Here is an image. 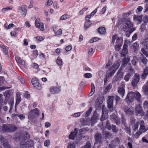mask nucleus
Segmentation results:
<instances>
[{"mask_svg":"<svg viewBox=\"0 0 148 148\" xmlns=\"http://www.w3.org/2000/svg\"><path fill=\"white\" fill-rule=\"evenodd\" d=\"M141 97V95L139 92L135 93V99L137 101H139L140 100Z\"/></svg>","mask_w":148,"mask_h":148,"instance_id":"obj_31","label":"nucleus"},{"mask_svg":"<svg viewBox=\"0 0 148 148\" xmlns=\"http://www.w3.org/2000/svg\"><path fill=\"white\" fill-rule=\"evenodd\" d=\"M130 60V58H124L123 60L122 66H125V65L127 64L129 61Z\"/></svg>","mask_w":148,"mask_h":148,"instance_id":"obj_30","label":"nucleus"},{"mask_svg":"<svg viewBox=\"0 0 148 148\" xmlns=\"http://www.w3.org/2000/svg\"><path fill=\"white\" fill-rule=\"evenodd\" d=\"M132 24L129 21L127 20L125 23L123 27V30L126 32V36L129 37L130 34L135 30V29L134 28L132 29V30L130 29V28L132 27Z\"/></svg>","mask_w":148,"mask_h":148,"instance_id":"obj_2","label":"nucleus"},{"mask_svg":"<svg viewBox=\"0 0 148 148\" xmlns=\"http://www.w3.org/2000/svg\"><path fill=\"white\" fill-rule=\"evenodd\" d=\"M120 65L119 63L116 62L114 63L112 66L106 73L107 77H109L114 73L116 71Z\"/></svg>","mask_w":148,"mask_h":148,"instance_id":"obj_4","label":"nucleus"},{"mask_svg":"<svg viewBox=\"0 0 148 148\" xmlns=\"http://www.w3.org/2000/svg\"><path fill=\"white\" fill-rule=\"evenodd\" d=\"M62 60L59 57H58L56 60V62L59 65H61L62 63Z\"/></svg>","mask_w":148,"mask_h":148,"instance_id":"obj_54","label":"nucleus"},{"mask_svg":"<svg viewBox=\"0 0 148 148\" xmlns=\"http://www.w3.org/2000/svg\"><path fill=\"white\" fill-rule=\"evenodd\" d=\"M141 32H143L144 30L146 29V25L145 24H142L140 27Z\"/></svg>","mask_w":148,"mask_h":148,"instance_id":"obj_52","label":"nucleus"},{"mask_svg":"<svg viewBox=\"0 0 148 148\" xmlns=\"http://www.w3.org/2000/svg\"><path fill=\"white\" fill-rule=\"evenodd\" d=\"M88 121L84 118H82L80 119V123L83 125H87L88 124Z\"/></svg>","mask_w":148,"mask_h":148,"instance_id":"obj_27","label":"nucleus"},{"mask_svg":"<svg viewBox=\"0 0 148 148\" xmlns=\"http://www.w3.org/2000/svg\"><path fill=\"white\" fill-rule=\"evenodd\" d=\"M50 142L49 140H47L45 141L44 143V145L46 147H48L50 145Z\"/></svg>","mask_w":148,"mask_h":148,"instance_id":"obj_57","label":"nucleus"},{"mask_svg":"<svg viewBox=\"0 0 148 148\" xmlns=\"http://www.w3.org/2000/svg\"><path fill=\"white\" fill-rule=\"evenodd\" d=\"M31 82L32 83H38L39 82L37 78H35L32 79Z\"/></svg>","mask_w":148,"mask_h":148,"instance_id":"obj_55","label":"nucleus"},{"mask_svg":"<svg viewBox=\"0 0 148 148\" xmlns=\"http://www.w3.org/2000/svg\"><path fill=\"white\" fill-rule=\"evenodd\" d=\"M27 6L25 5H22L19 7V12L21 14V15L25 16L27 13Z\"/></svg>","mask_w":148,"mask_h":148,"instance_id":"obj_14","label":"nucleus"},{"mask_svg":"<svg viewBox=\"0 0 148 148\" xmlns=\"http://www.w3.org/2000/svg\"><path fill=\"white\" fill-rule=\"evenodd\" d=\"M116 39V45H115V48L117 51H119L122 44V40L120 37H117V36L114 35L113 36L112 43L114 44L115 41Z\"/></svg>","mask_w":148,"mask_h":148,"instance_id":"obj_3","label":"nucleus"},{"mask_svg":"<svg viewBox=\"0 0 148 148\" xmlns=\"http://www.w3.org/2000/svg\"><path fill=\"white\" fill-rule=\"evenodd\" d=\"M88 128L87 127L82 128L79 130V133L80 135H81L82 134V132L84 131H88Z\"/></svg>","mask_w":148,"mask_h":148,"instance_id":"obj_45","label":"nucleus"},{"mask_svg":"<svg viewBox=\"0 0 148 148\" xmlns=\"http://www.w3.org/2000/svg\"><path fill=\"white\" fill-rule=\"evenodd\" d=\"M139 79V75L138 74H136L134 76L132 83H137L138 82Z\"/></svg>","mask_w":148,"mask_h":148,"instance_id":"obj_21","label":"nucleus"},{"mask_svg":"<svg viewBox=\"0 0 148 148\" xmlns=\"http://www.w3.org/2000/svg\"><path fill=\"white\" fill-rule=\"evenodd\" d=\"M12 9V7H8L7 8H3L1 10V12L4 13L5 11H8V10H11Z\"/></svg>","mask_w":148,"mask_h":148,"instance_id":"obj_44","label":"nucleus"},{"mask_svg":"<svg viewBox=\"0 0 148 148\" xmlns=\"http://www.w3.org/2000/svg\"><path fill=\"white\" fill-rule=\"evenodd\" d=\"M144 91V93L148 97V84L145 85L143 87Z\"/></svg>","mask_w":148,"mask_h":148,"instance_id":"obj_29","label":"nucleus"},{"mask_svg":"<svg viewBox=\"0 0 148 148\" xmlns=\"http://www.w3.org/2000/svg\"><path fill=\"white\" fill-rule=\"evenodd\" d=\"M103 134L105 136V137L108 138H109L111 136L110 133L107 131L105 132Z\"/></svg>","mask_w":148,"mask_h":148,"instance_id":"obj_47","label":"nucleus"},{"mask_svg":"<svg viewBox=\"0 0 148 148\" xmlns=\"http://www.w3.org/2000/svg\"><path fill=\"white\" fill-rule=\"evenodd\" d=\"M33 86L38 90H40L42 88L41 84H32Z\"/></svg>","mask_w":148,"mask_h":148,"instance_id":"obj_37","label":"nucleus"},{"mask_svg":"<svg viewBox=\"0 0 148 148\" xmlns=\"http://www.w3.org/2000/svg\"><path fill=\"white\" fill-rule=\"evenodd\" d=\"M141 60L142 62L145 64H146L147 62V60L145 57L143 58Z\"/></svg>","mask_w":148,"mask_h":148,"instance_id":"obj_59","label":"nucleus"},{"mask_svg":"<svg viewBox=\"0 0 148 148\" xmlns=\"http://www.w3.org/2000/svg\"><path fill=\"white\" fill-rule=\"evenodd\" d=\"M121 122L122 123L123 125H125L126 123V119L123 116H122L121 117Z\"/></svg>","mask_w":148,"mask_h":148,"instance_id":"obj_58","label":"nucleus"},{"mask_svg":"<svg viewBox=\"0 0 148 148\" xmlns=\"http://www.w3.org/2000/svg\"><path fill=\"white\" fill-rule=\"evenodd\" d=\"M147 42H148L144 40L140 42V45L144 47L141 49V52L146 57L148 56V52L145 50V49H146L148 50V43H147Z\"/></svg>","mask_w":148,"mask_h":148,"instance_id":"obj_7","label":"nucleus"},{"mask_svg":"<svg viewBox=\"0 0 148 148\" xmlns=\"http://www.w3.org/2000/svg\"><path fill=\"white\" fill-rule=\"evenodd\" d=\"M69 15L67 14H64L61 16L60 18V20H65L69 17Z\"/></svg>","mask_w":148,"mask_h":148,"instance_id":"obj_36","label":"nucleus"},{"mask_svg":"<svg viewBox=\"0 0 148 148\" xmlns=\"http://www.w3.org/2000/svg\"><path fill=\"white\" fill-rule=\"evenodd\" d=\"M136 120L135 118L133 117H131L130 120V124L131 125H133L135 122Z\"/></svg>","mask_w":148,"mask_h":148,"instance_id":"obj_46","label":"nucleus"},{"mask_svg":"<svg viewBox=\"0 0 148 148\" xmlns=\"http://www.w3.org/2000/svg\"><path fill=\"white\" fill-rule=\"evenodd\" d=\"M18 129V127L14 124H3L0 126V131L3 132H13Z\"/></svg>","mask_w":148,"mask_h":148,"instance_id":"obj_1","label":"nucleus"},{"mask_svg":"<svg viewBox=\"0 0 148 148\" xmlns=\"http://www.w3.org/2000/svg\"><path fill=\"white\" fill-rule=\"evenodd\" d=\"M127 44H124L123 45V49L121 53V57H123L127 53Z\"/></svg>","mask_w":148,"mask_h":148,"instance_id":"obj_18","label":"nucleus"},{"mask_svg":"<svg viewBox=\"0 0 148 148\" xmlns=\"http://www.w3.org/2000/svg\"><path fill=\"white\" fill-rule=\"evenodd\" d=\"M122 70V68L121 67L117 73V75L114 77L113 80L114 81H118L121 78L123 77V72H121Z\"/></svg>","mask_w":148,"mask_h":148,"instance_id":"obj_15","label":"nucleus"},{"mask_svg":"<svg viewBox=\"0 0 148 148\" xmlns=\"http://www.w3.org/2000/svg\"><path fill=\"white\" fill-rule=\"evenodd\" d=\"M34 3V0H29L28 8H31L33 7V5Z\"/></svg>","mask_w":148,"mask_h":148,"instance_id":"obj_42","label":"nucleus"},{"mask_svg":"<svg viewBox=\"0 0 148 148\" xmlns=\"http://www.w3.org/2000/svg\"><path fill=\"white\" fill-rule=\"evenodd\" d=\"M61 86H52L50 88L49 91L51 93L53 94H57L61 91Z\"/></svg>","mask_w":148,"mask_h":148,"instance_id":"obj_11","label":"nucleus"},{"mask_svg":"<svg viewBox=\"0 0 148 148\" xmlns=\"http://www.w3.org/2000/svg\"><path fill=\"white\" fill-rule=\"evenodd\" d=\"M104 109L103 108V106H102V115L100 118V120L102 121H103L104 120L106 119V118L103 115V114H104Z\"/></svg>","mask_w":148,"mask_h":148,"instance_id":"obj_33","label":"nucleus"},{"mask_svg":"<svg viewBox=\"0 0 148 148\" xmlns=\"http://www.w3.org/2000/svg\"><path fill=\"white\" fill-rule=\"evenodd\" d=\"M135 109L136 114H139L141 116L144 115L145 112L143 111L142 108L140 104L136 106Z\"/></svg>","mask_w":148,"mask_h":148,"instance_id":"obj_12","label":"nucleus"},{"mask_svg":"<svg viewBox=\"0 0 148 148\" xmlns=\"http://www.w3.org/2000/svg\"><path fill=\"white\" fill-rule=\"evenodd\" d=\"M98 32L100 34H104L106 32V30L105 27H100L98 29Z\"/></svg>","mask_w":148,"mask_h":148,"instance_id":"obj_23","label":"nucleus"},{"mask_svg":"<svg viewBox=\"0 0 148 148\" xmlns=\"http://www.w3.org/2000/svg\"><path fill=\"white\" fill-rule=\"evenodd\" d=\"M125 131L127 134H130L131 132L130 128L128 127H126L125 128Z\"/></svg>","mask_w":148,"mask_h":148,"instance_id":"obj_64","label":"nucleus"},{"mask_svg":"<svg viewBox=\"0 0 148 148\" xmlns=\"http://www.w3.org/2000/svg\"><path fill=\"white\" fill-rule=\"evenodd\" d=\"M78 133V130L77 128L74 129L73 132H71L69 136V138L70 139L74 140Z\"/></svg>","mask_w":148,"mask_h":148,"instance_id":"obj_17","label":"nucleus"},{"mask_svg":"<svg viewBox=\"0 0 148 148\" xmlns=\"http://www.w3.org/2000/svg\"><path fill=\"white\" fill-rule=\"evenodd\" d=\"M134 19L135 21H138L141 22L142 21V17L140 16H138L136 15H134Z\"/></svg>","mask_w":148,"mask_h":148,"instance_id":"obj_34","label":"nucleus"},{"mask_svg":"<svg viewBox=\"0 0 148 148\" xmlns=\"http://www.w3.org/2000/svg\"><path fill=\"white\" fill-rule=\"evenodd\" d=\"M131 75L130 74L128 73L125 75L124 77V79L127 82L129 79L130 78Z\"/></svg>","mask_w":148,"mask_h":148,"instance_id":"obj_51","label":"nucleus"},{"mask_svg":"<svg viewBox=\"0 0 148 148\" xmlns=\"http://www.w3.org/2000/svg\"><path fill=\"white\" fill-rule=\"evenodd\" d=\"M91 24V22L90 21H88L86 22L84 26L85 28H87L89 27Z\"/></svg>","mask_w":148,"mask_h":148,"instance_id":"obj_50","label":"nucleus"},{"mask_svg":"<svg viewBox=\"0 0 148 148\" xmlns=\"http://www.w3.org/2000/svg\"><path fill=\"white\" fill-rule=\"evenodd\" d=\"M40 114L39 110L36 108L32 110L28 115V119H32L36 118Z\"/></svg>","mask_w":148,"mask_h":148,"instance_id":"obj_5","label":"nucleus"},{"mask_svg":"<svg viewBox=\"0 0 148 148\" xmlns=\"http://www.w3.org/2000/svg\"><path fill=\"white\" fill-rule=\"evenodd\" d=\"M16 60L19 65H21L26 69H27V66L25 64V62L23 60H22L21 58L19 57H16L15 58Z\"/></svg>","mask_w":148,"mask_h":148,"instance_id":"obj_19","label":"nucleus"},{"mask_svg":"<svg viewBox=\"0 0 148 148\" xmlns=\"http://www.w3.org/2000/svg\"><path fill=\"white\" fill-rule=\"evenodd\" d=\"M9 105L10 106V109L9 111V112L10 113L12 112V107L14 106V101L13 99L11 101H10V103H9Z\"/></svg>","mask_w":148,"mask_h":148,"instance_id":"obj_32","label":"nucleus"},{"mask_svg":"<svg viewBox=\"0 0 148 148\" xmlns=\"http://www.w3.org/2000/svg\"><path fill=\"white\" fill-rule=\"evenodd\" d=\"M141 132L139 130V131H137L135 134V137L136 138H138L139 136L142 134Z\"/></svg>","mask_w":148,"mask_h":148,"instance_id":"obj_56","label":"nucleus"},{"mask_svg":"<svg viewBox=\"0 0 148 148\" xmlns=\"http://www.w3.org/2000/svg\"><path fill=\"white\" fill-rule=\"evenodd\" d=\"M135 93L131 92L128 94L125 98V100L126 101H129L130 102H132L135 98Z\"/></svg>","mask_w":148,"mask_h":148,"instance_id":"obj_13","label":"nucleus"},{"mask_svg":"<svg viewBox=\"0 0 148 148\" xmlns=\"http://www.w3.org/2000/svg\"><path fill=\"white\" fill-rule=\"evenodd\" d=\"M68 148H75V144L73 142L69 143L67 146Z\"/></svg>","mask_w":148,"mask_h":148,"instance_id":"obj_40","label":"nucleus"},{"mask_svg":"<svg viewBox=\"0 0 148 148\" xmlns=\"http://www.w3.org/2000/svg\"><path fill=\"white\" fill-rule=\"evenodd\" d=\"M62 33V32L61 29H59L55 33L56 35L55 36H57L61 34Z\"/></svg>","mask_w":148,"mask_h":148,"instance_id":"obj_62","label":"nucleus"},{"mask_svg":"<svg viewBox=\"0 0 148 148\" xmlns=\"http://www.w3.org/2000/svg\"><path fill=\"white\" fill-rule=\"evenodd\" d=\"M106 127L107 129L110 130H112V131L115 134H116L118 132L119 130L116 126L113 125H111L108 120L106 121Z\"/></svg>","mask_w":148,"mask_h":148,"instance_id":"obj_6","label":"nucleus"},{"mask_svg":"<svg viewBox=\"0 0 148 148\" xmlns=\"http://www.w3.org/2000/svg\"><path fill=\"white\" fill-rule=\"evenodd\" d=\"M140 127L139 131L141 132V133L145 132L148 130V127L145 126V123L143 120L140 121Z\"/></svg>","mask_w":148,"mask_h":148,"instance_id":"obj_10","label":"nucleus"},{"mask_svg":"<svg viewBox=\"0 0 148 148\" xmlns=\"http://www.w3.org/2000/svg\"><path fill=\"white\" fill-rule=\"evenodd\" d=\"M36 38L37 40L38 41L40 42L42 40H43L44 39V38L41 36L37 37Z\"/></svg>","mask_w":148,"mask_h":148,"instance_id":"obj_63","label":"nucleus"},{"mask_svg":"<svg viewBox=\"0 0 148 148\" xmlns=\"http://www.w3.org/2000/svg\"><path fill=\"white\" fill-rule=\"evenodd\" d=\"M91 143L90 141H88L86 142V145L83 146V147L81 148H91Z\"/></svg>","mask_w":148,"mask_h":148,"instance_id":"obj_35","label":"nucleus"},{"mask_svg":"<svg viewBox=\"0 0 148 148\" xmlns=\"http://www.w3.org/2000/svg\"><path fill=\"white\" fill-rule=\"evenodd\" d=\"M95 90L94 84H91V91L89 93L88 95L89 96H92L94 93Z\"/></svg>","mask_w":148,"mask_h":148,"instance_id":"obj_24","label":"nucleus"},{"mask_svg":"<svg viewBox=\"0 0 148 148\" xmlns=\"http://www.w3.org/2000/svg\"><path fill=\"white\" fill-rule=\"evenodd\" d=\"M143 108L147 110V112L148 113V101H145L143 103Z\"/></svg>","mask_w":148,"mask_h":148,"instance_id":"obj_38","label":"nucleus"},{"mask_svg":"<svg viewBox=\"0 0 148 148\" xmlns=\"http://www.w3.org/2000/svg\"><path fill=\"white\" fill-rule=\"evenodd\" d=\"M114 98V96H109L107 104L109 110L112 112L113 110V101Z\"/></svg>","mask_w":148,"mask_h":148,"instance_id":"obj_8","label":"nucleus"},{"mask_svg":"<svg viewBox=\"0 0 148 148\" xmlns=\"http://www.w3.org/2000/svg\"><path fill=\"white\" fill-rule=\"evenodd\" d=\"M140 124V121H138L136 122L133 125L132 128L134 131H136L138 127V125Z\"/></svg>","mask_w":148,"mask_h":148,"instance_id":"obj_28","label":"nucleus"},{"mask_svg":"<svg viewBox=\"0 0 148 148\" xmlns=\"http://www.w3.org/2000/svg\"><path fill=\"white\" fill-rule=\"evenodd\" d=\"M92 110V108L90 107L88 110L87 111L86 113L85 116H88L90 115Z\"/></svg>","mask_w":148,"mask_h":148,"instance_id":"obj_48","label":"nucleus"},{"mask_svg":"<svg viewBox=\"0 0 148 148\" xmlns=\"http://www.w3.org/2000/svg\"><path fill=\"white\" fill-rule=\"evenodd\" d=\"M128 70H129V73L130 74V75L132 74L135 73L134 70L131 66L128 67Z\"/></svg>","mask_w":148,"mask_h":148,"instance_id":"obj_41","label":"nucleus"},{"mask_svg":"<svg viewBox=\"0 0 148 148\" xmlns=\"http://www.w3.org/2000/svg\"><path fill=\"white\" fill-rule=\"evenodd\" d=\"M97 119V116L96 115L94 114L91 118V121L92 122H95Z\"/></svg>","mask_w":148,"mask_h":148,"instance_id":"obj_49","label":"nucleus"},{"mask_svg":"<svg viewBox=\"0 0 148 148\" xmlns=\"http://www.w3.org/2000/svg\"><path fill=\"white\" fill-rule=\"evenodd\" d=\"M133 48L134 51L139 49V44L136 42H135L133 44Z\"/></svg>","mask_w":148,"mask_h":148,"instance_id":"obj_39","label":"nucleus"},{"mask_svg":"<svg viewBox=\"0 0 148 148\" xmlns=\"http://www.w3.org/2000/svg\"><path fill=\"white\" fill-rule=\"evenodd\" d=\"M21 101V98H16V101L15 106V110H16V106L20 103Z\"/></svg>","mask_w":148,"mask_h":148,"instance_id":"obj_43","label":"nucleus"},{"mask_svg":"<svg viewBox=\"0 0 148 148\" xmlns=\"http://www.w3.org/2000/svg\"><path fill=\"white\" fill-rule=\"evenodd\" d=\"M85 77L90 78L92 77V75L90 73H86L84 75Z\"/></svg>","mask_w":148,"mask_h":148,"instance_id":"obj_61","label":"nucleus"},{"mask_svg":"<svg viewBox=\"0 0 148 148\" xmlns=\"http://www.w3.org/2000/svg\"><path fill=\"white\" fill-rule=\"evenodd\" d=\"M53 3L52 0H48L46 5L47 6L51 5Z\"/></svg>","mask_w":148,"mask_h":148,"instance_id":"obj_60","label":"nucleus"},{"mask_svg":"<svg viewBox=\"0 0 148 148\" xmlns=\"http://www.w3.org/2000/svg\"><path fill=\"white\" fill-rule=\"evenodd\" d=\"M124 110L125 114L128 115H131L133 113V112L130 108L125 106L124 108Z\"/></svg>","mask_w":148,"mask_h":148,"instance_id":"obj_20","label":"nucleus"},{"mask_svg":"<svg viewBox=\"0 0 148 148\" xmlns=\"http://www.w3.org/2000/svg\"><path fill=\"white\" fill-rule=\"evenodd\" d=\"M7 101L4 100L3 95L0 94V104L2 105L6 104Z\"/></svg>","mask_w":148,"mask_h":148,"instance_id":"obj_25","label":"nucleus"},{"mask_svg":"<svg viewBox=\"0 0 148 148\" xmlns=\"http://www.w3.org/2000/svg\"><path fill=\"white\" fill-rule=\"evenodd\" d=\"M35 25L36 27L40 29L41 30L43 31L44 30V24L42 23H40Z\"/></svg>","mask_w":148,"mask_h":148,"instance_id":"obj_26","label":"nucleus"},{"mask_svg":"<svg viewBox=\"0 0 148 148\" xmlns=\"http://www.w3.org/2000/svg\"><path fill=\"white\" fill-rule=\"evenodd\" d=\"M95 139V144H97L99 143L101 144L103 142L101 134L100 133H97L94 136Z\"/></svg>","mask_w":148,"mask_h":148,"instance_id":"obj_9","label":"nucleus"},{"mask_svg":"<svg viewBox=\"0 0 148 148\" xmlns=\"http://www.w3.org/2000/svg\"><path fill=\"white\" fill-rule=\"evenodd\" d=\"M34 145V142L33 140H28V146L29 147H33Z\"/></svg>","mask_w":148,"mask_h":148,"instance_id":"obj_53","label":"nucleus"},{"mask_svg":"<svg viewBox=\"0 0 148 148\" xmlns=\"http://www.w3.org/2000/svg\"><path fill=\"white\" fill-rule=\"evenodd\" d=\"M110 118L113 120L116 124L118 125L120 124V119L115 114H113L111 115L110 116Z\"/></svg>","mask_w":148,"mask_h":148,"instance_id":"obj_16","label":"nucleus"},{"mask_svg":"<svg viewBox=\"0 0 148 148\" xmlns=\"http://www.w3.org/2000/svg\"><path fill=\"white\" fill-rule=\"evenodd\" d=\"M118 92L122 97L123 96L125 93V89L123 87H119L118 88Z\"/></svg>","mask_w":148,"mask_h":148,"instance_id":"obj_22","label":"nucleus"}]
</instances>
